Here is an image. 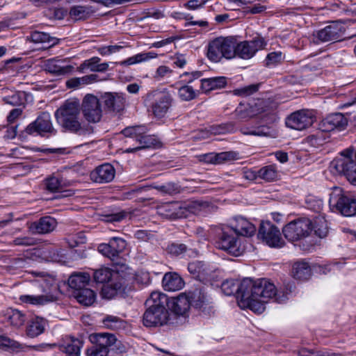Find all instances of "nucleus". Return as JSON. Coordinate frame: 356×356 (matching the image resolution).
<instances>
[{"mask_svg": "<svg viewBox=\"0 0 356 356\" xmlns=\"http://www.w3.org/2000/svg\"><path fill=\"white\" fill-rule=\"evenodd\" d=\"M80 109V103L77 99H69L56 111L55 115L59 121L68 118L79 116Z\"/></svg>", "mask_w": 356, "mask_h": 356, "instance_id": "aec40b11", "label": "nucleus"}, {"mask_svg": "<svg viewBox=\"0 0 356 356\" xmlns=\"http://www.w3.org/2000/svg\"><path fill=\"white\" fill-rule=\"evenodd\" d=\"M63 62L54 59H49L46 61V72L57 75H63L69 73L72 67L70 65H61Z\"/></svg>", "mask_w": 356, "mask_h": 356, "instance_id": "a19ab883", "label": "nucleus"}, {"mask_svg": "<svg viewBox=\"0 0 356 356\" xmlns=\"http://www.w3.org/2000/svg\"><path fill=\"white\" fill-rule=\"evenodd\" d=\"M95 12L91 6H73L69 11L70 17L74 21L88 19Z\"/></svg>", "mask_w": 356, "mask_h": 356, "instance_id": "473e14b6", "label": "nucleus"}, {"mask_svg": "<svg viewBox=\"0 0 356 356\" xmlns=\"http://www.w3.org/2000/svg\"><path fill=\"white\" fill-rule=\"evenodd\" d=\"M0 346L15 349L20 348L21 345L17 341L4 335H0Z\"/></svg>", "mask_w": 356, "mask_h": 356, "instance_id": "338daca9", "label": "nucleus"}, {"mask_svg": "<svg viewBox=\"0 0 356 356\" xmlns=\"http://www.w3.org/2000/svg\"><path fill=\"white\" fill-rule=\"evenodd\" d=\"M60 186V181L57 177H51L46 180V189L51 192L58 191Z\"/></svg>", "mask_w": 356, "mask_h": 356, "instance_id": "774afa93", "label": "nucleus"}, {"mask_svg": "<svg viewBox=\"0 0 356 356\" xmlns=\"http://www.w3.org/2000/svg\"><path fill=\"white\" fill-rule=\"evenodd\" d=\"M109 243L113 249L114 254L117 256L124 251L127 246V242L125 240L118 237H113L110 239Z\"/></svg>", "mask_w": 356, "mask_h": 356, "instance_id": "6e6d98bb", "label": "nucleus"}, {"mask_svg": "<svg viewBox=\"0 0 356 356\" xmlns=\"http://www.w3.org/2000/svg\"><path fill=\"white\" fill-rule=\"evenodd\" d=\"M25 132L29 135L35 136H43L44 135V118L43 113L40 115L34 122L27 126Z\"/></svg>", "mask_w": 356, "mask_h": 356, "instance_id": "79ce46f5", "label": "nucleus"}, {"mask_svg": "<svg viewBox=\"0 0 356 356\" xmlns=\"http://www.w3.org/2000/svg\"><path fill=\"white\" fill-rule=\"evenodd\" d=\"M258 237L270 247L281 248L284 244L279 229L270 221L261 222Z\"/></svg>", "mask_w": 356, "mask_h": 356, "instance_id": "9b49d317", "label": "nucleus"}, {"mask_svg": "<svg viewBox=\"0 0 356 356\" xmlns=\"http://www.w3.org/2000/svg\"><path fill=\"white\" fill-rule=\"evenodd\" d=\"M157 54L154 52H147L138 54L134 56L129 57L125 60L120 63V65H131L136 63H139L143 61H147L149 59L156 58Z\"/></svg>", "mask_w": 356, "mask_h": 356, "instance_id": "c03bdc74", "label": "nucleus"}, {"mask_svg": "<svg viewBox=\"0 0 356 356\" xmlns=\"http://www.w3.org/2000/svg\"><path fill=\"white\" fill-rule=\"evenodd\" d=\"M83 342L75 338H70L63 344L46 343V350L49 348H58L60 352L65 353L67 356H80V350Z\"/></svg>", "mask_w": 356, "mask_h": 356, "instance_id": "4be33fe9", "label": "nucleus"}, {"mask_svg": "<svg viewBox=\"0 0 356 356\" xmlns=\"http://www.w3.org/2000/svg\"><path fill=\"white\" fill-rule=\"evenodd\" d=\"M186 250V245L183 243H172L166 248V252L173 256H179L184 253Z\"/></svg>", "mask_w": 356, "mask_h": 356, "instance_id": "4d7b16f0", "label": "nucleus"}, {"mask_svg": "<svg viewBox=\"0 0 356 356\" xmlns=\"http://www.w3.org/2000/svg\"><path fill=\"white\" fill-rule=\"evenodd\" d=\"M90 280V275L85 272H75L68 279V286L72 292L86 288Z\"/></svg>", "mask_w": 356, "mask_h": 356, "instance_id": "cd10ccee", "label": "nucleus"}, {"mask_svg": "<svg viewBox=\"0 0 356 356\" xmlns=\"http://www.w3.org/2000/svg\"><path fill=\"white\" fill-rule=\"evenodd\" d=\"M263 112L262 102L240 103L234 111L236 119L247 121Z\"/></svg>", "mask_w": 356, "mask_h": 356, "instance_id": "dca6fc26", "label": "nucleus"}, {"mask_svg": "<svg viewBox=\"0 0 356 356\" xmlns=\"http://www.w3.org/2000/svg\"><path fill=\"white\" fill-rule=\"evenodd\" d=\"M242 281L240 283L234 280H226L222 282L221 289L226 296L237 294L238 305L242 308H245V300L243 297V291L241 290Z\"/></svg>", "mask_w": 356, "mask_h": 356, "instance_id": "bb28decb", "label": "nucleus"}, {"mask_svg": "<svg viewBox=\"0 0 356 356\" xmlns=\"http://www.w3.org/2000/svg\"><path fill=\"white\" fill-rule=\"evenodd\" d=\"M67 130L80 136H85L93 132V128L88 123L80 122L79 116H74L59 120Z\"/></svg>", "mask_w": 356, "mask_h": 356, "instance_id": "f3484780", "label": "nucleus"}, {"mask_svg": "<svg viewBox=\"0 0 356 356\" xmlns=\"http://www.w3.org/2000/svg\"><path fill=\"white\" fill-rule=\"evenodd\" d=\"M348 125L347 118L341 113H333L322 120L319 129L327 133L334 130H344Z\"/></svg>", "mask_w": 356, "mask_h": 356, "instance_id": "2eb2a0df", "label": "nucleus"}, {"mask_svg": "<svg viewBox=\"0 0 356 356\" xmlns=\"http://www.w3.org/2000/svg\"><path fill=\"white\" fill-rule=\"evenodd\" d=\"M162 284L165 291H176L182 289L184 282L177 273H168L163 278Z\"/></svg>", "mask_w": 356, "mask_h": 356, "instance_id": "c85d7f7f", "label": "nucleus"}, {"mask_svg": "<svg viewBox=\"0 0 356 356\" xmlns=\"http://www.w3.org/2000/svg\"><path fill=\"white\" fill-rule=\"evenodd\" d=\"M105 108L113 113H120L125 106V98L120 93L106 92L102 96Z\"/></svg>", "mask_w": 356, "mask_h": 356, "instance_id": "a211bd4d", "label": "nucleus"}, {"mask_svg": "<svg viewBox=\"0 0 356 356\" xmlns=\"http://www.w3.org/2000/svg\"><path fill=\"white\" fill-rule=\"evenodd\" d=\"M81 109L83 118L88 123H97L102 118L103 111L99 99L92 94H87L83 99Z\"/></svg>", "mask_w": 356, "mask_h": 356, "instance_id": "1a4fd4ad", "label": "nucleus"}, {"mask_svg": "<svg viewBox=\"0 0 356 356\" xmlns=\"http://www.w3.org/2000/svg\"><path fill=\"white\" fill-rule=\"evenodd\" d=\"M241 290L245 300V308L258 314L264 312L266 303L269 300L282 303L287 299L286 294L278 291L275 284L265 278L256 280L245 278L242 280Z\"/></svg>", "mask_w": 356, "mask_h": 356, "instance_id": "f257e3e1", "label": "nucleus"}, {"mask_svg": "<svg viewBox=\"0 0 356 356\" xmlns=\"http://www.w3.org/2000/svg\"><path fill=\"white\" fill-rule=\"evenodd\" d=\"M115 175V170L114 167L109 163H104L92 170L90 177L94 182L108 183L114 179Z\"/></svg>", "mask_w": 356, "mask_h": 356, "instance_id": "6ab92c4d", "label": "nucleus"}, {"mask_svg": "<svg viewBox=\"0 0 356 356\" xmlns=\"http://www.w3.org/2000/svg\"><path fill=\"white\" fill-rule=\"evenodd\" d=\"M329 204L344 216L356 214V200L345 195L340 187H334L330 194Z\"/></svg>", "mask_w": 356, "mask_h": 356, "instance_id": "39448f33", "label": "nucleus"}, {"mask_svg": "<svg viewBox=\"0 0 356 356\" xmlns=\"http://www.w3.org/2000/svg\"><path fill=\"white\" fill-rule=\"evenodd\" d=\"M168 302L169 299L165 294L159 291H154L146 300L145 305L149 308L168 309Z\"/></svg>", "mask_w": 356, "mask_h": 356, "instance_id": "72a5a7b5", "label": "nucleus"}, {"mask_svg": "<svg viewBox=\"0 0 356 356\" xmlns=\"http://www.w3.org/2000/svg\"><path fill=\"white\" fill-rule=\"evenodd\" d=\"M282 60V54L281 51H273L269 53L266 58V65L267 67L275 65L280 63Z\"/></svg>", "mask_w": 356, "mask_h": 356, "instance_id": "13d9d810", "label": "nucleus"}, {"mask_svg": "<svg viewBox=\"0 0 356 356\" xmlns=\"http://www.w3.org/2000/svg\"><path fill=\"white\" fill-rule=\"evenodd\" d=\"M343 26L338 23H333L318 31L316 38L323 42L339 40L343 34Z\"/></svg>", "mask_w": 356, "mask_h": 356, "instance_id": "412c9836", "label": "nucleus"}, {"mask_svg": "<svg viewBox=\"0 0 356 356\" xmlns=\"http://www.w3.org/2000/svg\"><path fill=\"white\" fill-rule=\"evenodd\" d=\"M116 275H120L119 272L113 270L108 267L102 266L94 270L92 277L96 283L106 284L114 280Z\"/></svg>", "mask_w": 356, "mask_h": 356, "instance_id": "f704fd0d", "label": "nucleus"}, {"mask_svg": "<svg viewBox=\"0 0 356 356\" xmlns=\"http://www.w3.org/2000/svg\"><path fill=\"white\" fill-rule=\"evenodd\" d=\"M258 88V85L252 84L243 88L235 89L233 92L236 95L248 96L257 91Z\"/></svg>", "mask_w": 356, "mask_h": 356, "instance_id": "680f3d73", "label": "nucleus"}, {"mask_svg": "<svg viewBox=\"0 0 356 356\" xmlns=\"http://www.w3.org/2000/svg\"><path fill=\"white\" fill-rule=\"evenodd\" d=\"M330 168L332 172L343 175L350 183L356 185V159L353 147L341 152L330 163Z\"/></svg>", "mask_w": 356, "mask_h": 356, "instance_id": "f03ea898", "label": "nucleus"}, {"mask_svg": "<svg viewBox=\"0 0 356 356\" xmlns=\"http://www.w3.org/2000/svg\"><path fill=\"white\" fill-rule=\"evenodd\" d=\"M60 293L58 282L54 277L46 275V302L56 301Z\"/></svg>", "mask_w": 356, "mask_h": 356, "instance_id": "7c9ffc66", "label": "nucleus"}, {"mask_svg": "<svg viewBox=\"0 0 356 356\" xmlns=\"http://www.w3.org/2000/svg\"><path fill=\"white\" fill-rule=\"evenodd\" d=\"M72 294L79 304L85 307L92 305L97 298L96 293L88 287L79 291H74Z\"/></svg>", "mask_w": 356, "mask_h": 356, "instance_id": "2f4dec72", "label": "nucleus"}, {"mask_svg": "<svg viewBox=\"0 0 356 356\" xmlns=\"http://www.w3.org/2000/svg\"><path fill=\"white\" fill-rule=\"evenodd\" d=\"M100 58L94 56L90 59L84 60L80 65V70L84 71L85 70H90L91 72H106L109 66L108 63H100Z\"/></svg>", "mask_w": 356, "mask_h": 356, "instance_id": "c9c22d12", "label": "nucleus"}, {"mask_svg": "<svg viewBox=\"0 0 356 356\" xmlns=\"http://www.w3.org/2000/svg\"><path fill=\"white\" fill-rule=\"evenodd\" d=\"M237 159V153L234 152H222L214 153V164H221L226 161Z\"/></svg>", "mask_w": 356, "mask_h": 356, "instance_id": "5fc2aeb1", "label": "nucleus"}, {"mask_svg": "<svg viewBox=\"0 0 356 356\" xmlns=\"http://www.w3.org/2000/svg\"><path fill=\"white\" fill-rule=\"evenodd\" d=\"M89 339L92 343H97L101 348H104L108 351L110 348L116 350L120 353H122L125 350L121 341H118L115 335L111 333H94L90 335Z\"/></svg>", "mask_w": 356, "mask_h": 356, "instance_id": "ddd939ff", "label": "nucleus"}, {"mask_svg": "<svg viewBox=\"0 0 356 356\" xmlns=\"http://www.w3.org/2000/svg\"><path fill=\"white\" fill-rule=\"evenodd\" d=\"M312 124L311 118L302 111H298L286 120V124L288 127L296 130H303Z\"/></svg>", "mask_w": 356, "mask_h": 356, "instance_id": "b1692460", "label": "nucleus"}, {"mask_svg": "<svg viewBox=\"0 0 356 356\" xmlns=\"http://www.w3.org/2000/svg\"><path fill=\"white\" fill-rule=\"evenodd\" d=\"M277 177L276 167L273 165H269L259 170V178L266 181H274Z\"/></svg>", "mask_w": 356, "mask_h": 356, "instance_id": "8fccbe9b", "label": "nucleus"}, {"mask_svg": "<svg viewBox=\"0 0 356 356\" xmlns=\"http://www.w3.org/2000/svg\"><path fill=\"white\" fill-rule=\"evenodd\" d=\"M312 219L300 218L286 225L282 229V233L287 240L297 241L310 235L312 232Z\"/></svg>", "mask_w": 356, "mask_h": 356, "instance_id": "20e7f679", "label": "nucleus"}, {"mask_svg": "<svg viewBox=\"0 0 356 356\" xmlns=\"http://www.w3.org/2000/svg\"><path fill=\"white\" fill-rule=\"evenodd\" d=\"M19 300L22 303L35 306H41L44 304V296L43 295H22Z\"/></svg>", "mask_w": 356, "mask_h": 356, "instance_id": "864d4df0", "label": "nucleus"}, {"mask_svg": "<svg viewBox=\"0 0 356 356\" xmlns=\"http://www.w3.org/2000/svg\"><path fill=\"white\" fill-rule=\"evenodd\" d=\"M98 251L102 253L105 257L111 259V260H115L117 258L115 254H114L113 249H111V246L110 243H102L99 245Z\"/></svg>", "mask_w": 356, "mask_h": 356, "instance_id": "e2e57ef3", "label": "nucleus"}, {"mask_svg": "<svg viewBox=\"0 0 356 356\" xmlns=\"http://www.w3.org/2000/svg\"><path fill=\"white\" fill-rule=\"evenodd\" d=\"M177 94L181 101L190 102L197 98L200 91L195 89L191 85L184 84L179 88Z\"/></svg>", "mask_w": 356, "mask_h": 356, "instance_id": "ea45409f", "label": "nucleus"}, {"mask_svg": "<svg viewBox=\"0 0 356 356\" xmlns=\"http://www.w3.org/2000/svg\"><path fill=\"white\" fill-rule=\"evenodd\" d=\"M188 270L195 277L201 279L206 275L204 264L201 261H193L188 264Z\"/></svg>", "mask_w": 356, "mask_h": 356, "instance_id": "3c124183", "label": "nucleus"}, {"mask_svg": "<svg viewBox=\"0 0 356 356\" xmlns=\"http://www.w3.org/2000/svg\"><path fill=\"white\" fill-rule=\"evenodd\" d=\"M312 229L314 234L319 238H324L327 235L328 226L323 216H316L312 220Z\"/></svg>", "mask_w": 356, "mask_h": 356, "instance_id": "58836bf2", "label": "nucleus"}, {"mask_svg": "<svg viewBox=\"0 0 356 356\" xmlns=\"http://www.w3.org/2000/svg\"><path fill=\"white\" fill-rule=\"evenodd\" d=\"M147 128L145 126H135L124 129L122 134L128 138L135 139L138 145L134 148H128L126 152L131 153L138 149L150 148L156 144L154 136L147 134Z\"/></svg>", "mask_w": 356, "mask_h": 356, "instance_id": "0eeeda50", "label": "nucleus"}, {"mask_svg": "<svg viewBox=\"0 0 356 356\" xmlns=\"http://www.w3.org/2000/svg\"><path fill=\"white\" fill-rule=\"evenodd\" d=\"M202 76V72L201 71H193V72H185L180 75V78L186 77V79L184 80L186 82L185 84L191 85L195 80L200 79Z\"/></svg>", "mask_w": 356, "mask_h": 356, "instance_id": "0e129e2a", "label": "nucleus"}, {"mask_svg": "<svg viewBox=\"0 0 356 356\" xmlns=\"http://www.w3.org/2000/svg\"><path fill=\"white\" fill-rule=\"evenodd\" d=\"M129 285V276L116 275L114 280L105 284L101 290V296L103 298L111 299L119 293L125 292Z\"/></svg>", "mask_w": 356, "mask_h": 356, "instance_id": "f8f14e48", "label": "nucleus"}, {"mask_svg": "<svg viewBox=\"0 0 356 356\" xmlns=\"http://www.w3.org/2000/svg\"><path fill=\"white\" fill-rule=\"evenodd\" d=\"M46 251L48 252V255H46V261L52 262H62L65 258L64 254L62 253V250L54 245H50L46 248Z\"/></svg>", "mask_w": 356, "mask_h": 356, "instance_id": "603ef678", "label": "nucleus"}, {"mask_svg": "<svg viewBox=\"0 0 356 356\" xmlns=\"http://www.w3.org/2000/svg\"><path fill=\"white\" fill-rule=\"evenodd\" d=\"M170 318L168 309H153L147 307L143 314V325L146 327H156L165 325Z\"/></svg>", "mask_w": 356, "mask_h": 356, "instance_id": "4468645a", "label": "nucleus"}, {"mask_svg": "<svg viewBox=\"0 0 356 356\" xmlns=\"http://www.w3.org/2000/svg\"><path fill=\"white\" fill-rule=\"evenodd\" d=\"M190 306L187 295L181 293L169 300L168 308L177 316H184L188 311Z\"/></svg>", "mask_w": 356, "mask_h": 356, "instance_id": "a878e982", "label": "nucleus"}, {"mask_svg": "<svg viewBox=\"0 0 356 356\" xmlns=\"http://www.w3.org/2000/svg\"><path fill=\"white\" fill-rule=\"evenodd\" d=\"M204 204L203 202L197 201L183 204L172 202L163 206L161 209L165 212V215L170 218H186L188 213H198Z\"/></svg>", "mask_w": 356, "mask_h": 356, "instance_id": "6e6552de", "label": "nucleus"}, {"mask_svg": "<svg viewBox=\"0 0 356 356\" xmlns=\"http://www.w3.org/2000/svg\"><path fill=\"white\" fill-rule=\"evenodd\" d=\"M187 296L190 300V305L196 308H201L207 302V294L202 288L194 289L188 292Z\"/></svg>", "mask_w": 356, "mask_h": 356, "instance_id": "4c0bfd02", "label": "nucleus"}, {"mask_svg": "<svg viewBox=\"0 0 356 356\" xmlns=\"http://www.w3.org/2000/svg\"><path fill=\"white\" fill-rule=\"evenodd\" d=\"M103 323L107 327L115 329L118 328L122 323L120 318L115 316H107L104 320Z\"/></svg>", "mask_w": 356, "mask_h": 356, "instance_id": "69168bd1", "label": "nucleus"}, {"mask_svg": "<svg viewBox=\"0 0 356 356\" xmlns=\"http://www.w3.org/2000/svg\"><path fill=\"white\" fill-rule=\"evenodd\" d=\"M327 138V134L319 129L316 134L307 138V143L312 147H318L326 143Z\"/></svg>", "mask_w": 356, "mask_h": 356, "instance_id": "a18cd8bd", "label": "nucleus"}, {"mask_svg": "<svg viewBox=\"0 0 356 356\" xmlns=\"http://www.w3.org/2000/svg\"><path fill=\"white\" fill-rule=\"evenodd\" d=\"M292 275L297 280H307L311 275L309 264L304 261L296 262L293 266Z\"/></svg>", "mask_w": 356, "mask_h": 356, "instance_id": "e433bc0d", "label": "nucleus"}, {"mask_svg": "<svg viewBox=\"0 0 356 356\" xmlns=\"http://www.w3.org/2000/svg\"><path fill=\"white\" fill-rule=\"evenodd\" d=\"M152 187L163 194L172 195L181 192V186L174 182H168L162 185L154 184Z\"/></svg>", "mask_w": 356, "mask_h": 356, "instance_id": "49530a36", "label": "nucleus"}, {"mask_svg": "<svg viewBox=\"0 0 356 356\" xmlns=\"http://www.w3.org/2000/svg\"><path fill=\"white\" fill-rule=\"evenodd\" d=\"M44 321L43 318L40 317H35L33 318L27 327L26 332L30 337H36L44 331Z\"/></svg>", "mask_w": 356, "mask_h": 356, "instance_id": "37998d69", "label": "nucleus"}, {"mask_svg": "<svg viewBox=\"0 0 356 356\" xmlns=\"http://www.w3.org/2000/svg\"><path fill=\"white\" fill-rule=\"evenodd\" d=\"M241 132L243 135H251V136H267L268 132L264 131V127H259L257 128H249V127H242L241 129Z\"/></svg>", "mask_w": 356, "mask_h": 356, "instance_id": "bf43d9fd", "label": "nucleus"}, {"mask_svg": "<svg viewBox=\"0 0 356 356\" xmlns=\"http://www.w3.org/2000/svg\"><path fill=\"white\" fill-rule=\"evenodd\" d=\"M266 45L264 38L260 36L254 38L251 40H245L234 43V57L248 60L252 58L256 53Z\"/></svg>", "mask_w": 356, "mask_h": 356, "instance_id": "9d476101", "label": "nucleus"}, {"mask_svg": "<svg viewBox=\"0 0 356 356\" xmlns=\"http://www.w3.org/2000/svg\"><path fill=\"white\" fill-rule=\"evenodd\" d=\"M93 345L87 349V356H107L108 350L104 348H101L97 343H92Z\"/></svg>", "mask_w": 356, "mask_h": 356, "instance_id": "052dcab7", "label": "nucleus"}, {"mask_svg": "<svg viewBox=\"0 0 356 356\" xmlns=\"http://www.w3.org/2000/svg\"><path fill=\"white\" fill-rule=\"evenodd\" d=\"M231 229L237 235L251 236L256 232L255 226L246 218L238 216L231 222Z\"/></svg>", "mask_w": 356, "mask_h": 356, "instance_id": "393cba45", "label": "nucleus"}, {"mask_svg": "<svg viewBox=\"0 0 356 356\" xmlns=\"http://www.w3.org/2000/svg\"><path fill=\"white\" fill-rule=\"evenodd\" d=\"M235 38L233 37H218L211 40L208 45L207 56L213 62H218L222 58H234Z\"/></svg>", "mask_w": 356, "mask_h": 356, "instance_id": "7ed1b4c3", "label": "nucleus"}, {"mask_svg": "<svg viewBox=\"0 0 356 356\" xmlns=\"http://www.w3.org/2000/svg\"><path fill=\"white\" fill-rule=\"evenodd\" d=\"M227 85V79L225 76H216L200 80V88L207 93L213 90L220 89Z\"/></svg>", "mask_w": 356, "mask_h": 356, "instance_id": "c756f323", "label": "nucleus"}, {"mask_svg": "<svg viewBox=\"0 0 356 356\" xmlns=\"http://www.w3.org/2000/svg\"><path fill=\"white\" fill-rule=\"evenodd\" d=\"M8 320L11 325L19 327L26 321V316L22 312L17 309H12L8 313Z\"/></svg>", "mask_w": 356, "mask_h": 356, "instance_id": "09e8293b", "label": "nucleus"}, {"mask_svg": "<svg viewBox=\"0 0 356 356\" xmlns=\"http://www.w3.org/2000/svg\"><path fill=\"white\" fill-rule=\"evenodd\" d=\"M172 98L168 92H159L156 93V99L152 105L153 113L156 117L162 118L168 112L171 106Z\"/></svg>", "mask_w": 356, "mask_h": 356, "instance_id": "5701e85b", "label": "nucleus"}, {"mask_svg": "<svg viewBox=\"0 0 356 356\" xmlns=\"http://www.w3.org/2000/svg\"><path fill=\"white\" fill-rule=\"evenodd\" d=\"M215 245L218 249L235 257L239 256L243 252L237 238L234 235L232 230L228 227L216 230Z\"/></svg>", "mask_w": 356, "mask_h": 356, "instance_id": "423d86ee", "label": "nucleus"}, {"mask_svg": "<svg viewBox=\"0 0 356 356\" xmlns=\"http://www.w3.org/2000/svg\"><path fill=\"white\" fill-rule=\"evenodd\" d=\"M210 132L213 135L225 134L233 133L236 131V125L233 122L213 125L210 127Z\"/></svg>", "mask_w": 356, "mask_h": 356, "instance_id": "de8ad7c7", "label": "nucleus"}]
</instances>
